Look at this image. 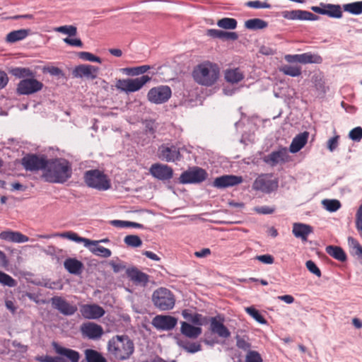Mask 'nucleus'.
Returning <instances> with one entry per match:
<instances>
[{"label": "nucleus", "instance_id": "f257e3e1", "mask_svg": "<svg viewBox=\"0 0 362 362\" xmlns=\"http://www.w3.org/2000/svg\"><path fill=\"white\" fill-rule=\"evenodd\" d=\"M72 170L69 163L62 158L48 160L42 177L45 181L52 183H64L71 176Z\"/></svg>", "mask_w": 362, "mask_h": 362}, {"label": "nucleus", "instance_id": "f03ea898", "mask_svg": "<svg viewBox=\"0 0 362 362\" xmlns=\"http://www.w3.org/2000/svg\"><path fill=\"white\" fill-rule=\"evenodd\" d=\"M133 341L127 335H115L107 343V351L117 361H125L134 353Z\"/></svg>", "mask_w": 362, "mask_h": 362}, {"label": "nucleus", "instance_id": "7ed1b4c3", "mask_svg": "<svg viewBox=\"0 0 362 362\" xmlns=\"http://www.w3.org/2000/svg\"><path fill=\"white\" fill-rule=\"evenodd\" d=\"M220 68L217 64L209 61L204 62L196 66L192 72L194 81L202 86H211L218 80Z\"/></svg>", "mask_w": 362, "mask_h": 362}, {"label": "nucleus", "instance_id": "20e7f679", "mask_svg": "<svg viewBox=\"0 0 362 362\" xmlns=\"http://www.w3.org/2000/svg\"><path fill=\"white\" fill-rule=\"evenodd\" d=\"M84 180L88 187L100 191H105L111 187L110 180L107 175L98 169L86 171Z\"/></svg>", "mask_w": 362, "mask_h": 362}, {"label": "nucleus", "instance_id": "39448f33", "mask_svg": "<svg viewBox=\"0 0 362 362\" xmlns=\"http://www.w3.org/2000/svg\"><path fill=\"white\" fill-rule=\"evenodd\" d=\"M152 301L156 308L160 310L166 311L174 308L175 298L169 289L161 287L153 293Z\"/></svg>", "mask_w": 362, "mask_h": 362}, {"label": "nucleus", "instance_id": "423d86ee", "mask_svg": "<svg viewBox=\"0 0 362 362\" xmlns=\"http://www.w3.org/2000/svg\"><path fill=\"white\" fill-rule=\"evenodd\" d=\"M151 80L148 75H143L136 78L119 79L116 83V88L126 93H133L139 90Z\"/></svg>", "mask_w": 362, "mask_h": 362}, {"label": "nucleus", "instance_id": "0eeeda50", "mask_svg": "<svg viewBox=\"0 0 362 362\" xmlns=\"http://www.w3.org/2000/svg\"><path fill=\"white\" fill-rule=\"evenodd\" d=\"M279 180L273 178V174L264 173L259 175L252 184V189L264 193H270L277 189Z\"/></svg>", "mask_w": 362, "mask_h": 362}, {"label": "nucleus", "instance_id": "6e6552de", "mask_svg": "<svg viewBox=\"0 0 362 362\" xmlns=\"http://www.w3.org/2000/svg\"><path fill=\"white\" fill-rule=\"evenodd\" d=\"M206 171L199 167L194 166L184 171L179 177L182 184L200 183L207 178Z\"/></svg>", "mask_w": 362, "mask_h": 362}, {"label": "nucleus", "instance_id": "1a4fd4ad", "mask_svg": "<svg viewBox=\"0 0 362 362\" xmlns=\"http://www.w3.org/2000/svg\"><path fill=\"white\" fill-rule=\"evenodd\" d=\"M48 160L45 156L27 154L21 159V164L27 171H38L45 170Z\"/></svg>", "mask_w": 362, "mask_h": 362}, {"label": "nucleus", "instance_id": "9d476101", "mask_svg": "<svg viewBox=\"0 0 362 362\" xmlns=\"http://www.w3.org/2000/svg\"><path fill=\"white\" fill-rule=\"evenodd\" d=\"M43 83L35 79V77L22 79L18 83L17 93L19 95H31L40 91L43 88Z\"/></svg>", "mask_w": 362, "mask_h": 362}, {"label": "nucleus", "instance_id": "9b49d317", "mask_svg": "<svg viewBox=\"0 0 362 362\" xmlns=\"http://www.w3.org/2000/svg\"><path fill=\"white\" fill-rule=\"evenodd\" d=\"M157 156L163 161L174 163L180 160L181 153L178 147L168 144H162L158 148Z\"/></svg>", "mask_w": 362, "mask_h": 362}, {"label": "nucleus", "instance_id": "f8f14e48", "mask_svg": "<svg viewBox=\"0 0 362 362\" xmlns=\"http://www.w3.org/2000/svg\"><path fill=\"white\" fill-rule=\"evenodd\" d=\"M149 101L160 104L166 102L171 96V90L167 86H160L151 88L148 93Z\"/></svg>", "mask_w": 362, "mask_h": 362}, {"label": "nucleus", "instance_id": "ddd939ff", "mask_svg": "<svg viewBox=\"0 0 362 362\" xmlns=\"http://www.w3.org/2000/svg\"><path fill=\"white\" fill-rule=\"evenodd\" d=\"M150 174L159 180H169L173 176V170L165 164L159 163L151 165L149 169Z\"/></svg>", "mask_w": 362, "mask_h": 362}, {"label": "nucleus", "instance_id": "4468645a", "mask_svg": "<svg viewBox=\"0 0 362 362\" xmlns=\"http://www.w3.org/2000/svg\"><path fill=\"white\" fill-rule=\"evenodd\" d=\"M177 320L171 315H158L153 317L152 325L158 330H172L177 325Z\"/></svg>", "mask_w": 362, "mask_h": 362}, {"label": "nucleus", "instance_id": "2eb2a0df", "mask_svg": "<svg viewBox=\"0 0 362 362\" xmlns=\"http://www.w3.org/2000/svg\"><path fill=\"white\" fill-rule=\"evenodd\" d=\"M288 154L286 148H280L277 151H272L271 153L264 156L263 161L269 165L274 167L279 163H284L288 161Z\"/></svg>", "mask_w": 362, "mask_h": 362}, {"label": "nucleus", "instance_id": "dca6fc26", "mask_svg": "<svg viewBox=\"0 0 362 362\" xmlns=\"http://www.w3.org/2000/svg\"><path fill=\"white\" fill-rule=\"evenodd\" d=\"M98 71V67L90 64H81L74 68L72 75L74 78L86 77L93 80L97 78Z\"/></svg>", "mask_w": 362, "mask_h": 362}, {"label": "nucleus", "instance_id": "f3484780", "mask_svg": "<svg viewBox=\"0 0 362 362\" xmlns=\"http://www.w3.org/2000/svg\"><path fill=\"white\" fill-rule=\"evenodd\" d=\"M54 236H59L62 238H66L71 240L75 241L76 243H84L85 247H90V245H96L98 244L97 241H93L91 240H89L86 238L80 237L78 235L77 233L72 232V231H68L62 233H57L52 235H39L38 238H45L49 239L52 237Z\"/></svg>", "mask_w": 362, "mask_h": 362}, {"label": "nucleus", "instance_id": "a211bd4d", "mask_svg": "<svg viewBox=\"0 0 362 362\" xmlns=\"http://www.w3.org/2000/svg\"><path fill=\"white\" fill-rule=\"evenodd\" d=\"M51 303L55 309L58 310L61 313L65 315H74L76 310L77 307L70 304L68 301L59 296H54L52 298Z\"/></svg>", "mask_w": 362, "mask_h": 362}, {"label": "nucleus", "instance_id": "6ab92c4d", "mask_svg": "<svg viewBox=\"0 0 362 362\" xmlns=\"http://www.w3.org/2000/svg\"><path fill=\"white\" fill-rule=\"evenodd\" d=\"M81 332L84 337L90 339H98L103 334V327L94 322H86L81 327Z\"/></svg>", "mask_w": 362, "mask_h": 362}, {"label": "nucleus", "instance_id": "aec40b11", "mask_svg": "<svg viewBox=\"0 0 362 362\" xmlns=\"http://www.w3.org/2000/svg\"><path fill=\"white\" fill-rule=\"evenodd\" d=\"M126 274L128 278L136 285L146 286L149 281V276L132 267L126 269Z\"/></svg>", "mask_w": 362, "mask_h": 362}, {"label": "nucleus", "instance_id": "412c9836", "mask_svg": "<svg viewBox=\"0 0 362 362\" xmlns=\"http://www.w3.org/2000/svg\"><path fill=\"white\" fill-rule=\"evenodd\" d=\"M82 316L86 319H98L104 315V309L96 304H85L80 307Z\"/></svg>", "mask_w": 362, "mask_h": 362}, {"label": "nucleus", "instance_id": "4be33fe9", "mask_svg": "<svg viewBox=\"0 0 362 362\" xmlns=\"http://www.w3.org/2000/svg\"><path fill=\"white\" fill-rule=\"evenodd\" d=\"M243 177L233 175H226L216 177L214 181V186L217 188H226L242 183Z\"/></svg>", "mask_w": 362, "mask_h": 362}, {"label": "nucleus", "instance_id": "5701e85b", "mask_svg": "<svg viewBox=\"0 0 362 362\" xmlns=\"http://www.w3.org/2000/svg\"><path fill=\"white\" fill-rule=\"evenodd\" d=\"M282 16L288 20L315 21L317 16L311 12L303 10L285 11Z\"/></svg>", "mask_w": 362, "mask_h": 362}, {"label": "nucleus", "instance_id": "b1692460", "mask_svg": "<svg viewBox=\"0 0 362 362\" xmlns=\"http://www.w3.org/2000/svg\"><path fill=\"white\" fill-rule=\"evenodd\" d=\"M52 347L57 354L65 356L71 362H78L80 354L78 351L63 347L54 341L52 342Z\"/></svg>", "mask_w": 362, "mask_h": 362}, {"label": "nucleus", "instance_id": "393cba45", "mask_svg": "<svg viewBox=\"0 0 362 362\" xmlns=\"http://www.w3.org/2000/svg\"><path fill=\"white\" fill-rule=\"evenodd\" d=\"M210 322V328L212 332L222 338H228L230 337V332L223 325V321H218L216 317H211Z\"/></svg>", "mask_w": 362, "mask_h": 362}, {"label": "nucleus", "instance_id": "a878e982", "mask_svg": "<svg viewBox=\"0 0 362 362\" xmlns=\"http://www.w3.org/2000/svg\"><path fill=\"white\" fill-rule=\"evenodd\" d=\"M0 239L13 243H25L29 238L20 232L6 230L0 233Z\"/></svg>", "mask_w": 362, "mask_h": 362}, {"label": "nucleus", "instance_id": "bb28decb", "mask_svg": "<svg viewBox=\"0 0 362 362\" xmlns=\"http://www.w3.org/2000/svg\"><path fill=\"white\" fill-rule=\"evenodd\" d=\"M292 232L293 235L303 241H306L309 234L313 233V228L304 223H295L293 226Z\"/></svg>", "mask_w": 362, "mask_h": 362}, {"label": "nucleus", "instance_id": "cd10ccee", "mask_svg": "<svg viewBox=\"0 0 362 362\" xmlns=\"http://www.w3.org/2000/svg\"><path fill=\"white\" fill-rule=\"evenodd\" d=\"M308 138V132H307L298 134L293 138L289 151L293 153L298 152L306 144Z\"/></svg>", "mask_w": 362, "mask_h": 362}, {"label": "nucleus", "instance_id": "c85d7f7f", "mask_svg": "<svg viewBox=\"0 0 362 362\" xmlns=\"http://www.w3.org/2000/svg\"><path fill=\"white\" fill-rule=\"evenodd\" d=\"M64 268L72 274H80L83 269V263L75 259L68 258L64 262Z\"/></svg>", "mask_w": 362, "mask_h": 362}, {"label": "nucleus", "instance_id": "c756f323", "mask_svg": "<svg viewBox=\"0 0 362 362\" xmlns=\"http://www.w3.org/2000/svg\"><path fill=\"white\" fill-rule=\"evenodd\" d=\"M224 78L230 83H238L244 78V74L239 68L228 69L224 72Z\"/></svg>", "mask_w": 362, "mask_h": 362}, {"label": "nucleus", "instance_id": "7c9ffc66", "mask_svg": "<svg viewBox=\"0 0 362 362\" xmlns=\"http://www.w3.org/2000/svg\"><path fill=\"white\" fill-rule=\"evenodd\" d=\"M202 329L199 327H194L186 322L181 324V332L189 338H197L202 334Z\"/></svg>", "mask_w": 362, "mask_h": 362}, {"label": "nucleus", "instance_id": "2f4dec72", "mask_svg": "<svg viewBox=\"0 0 362 362\" xmlns=\"http://www.w3.org/2000/svg\"><path fill=\"white\" fill-rule=\"evenodd\" d=\"M10 73L19 78H30L35 76V73L30 70L29 68L25 67H15L10 70Z\"/></svg>", "mask_w": 362, "mask_h": 362}, {"label": "nucleus", "instance_id": "473e14b6", "mask_svg": "<svg viewBox=\"0 0 362 362\" xmlns=\"http://www.w3.org/2000/svg\"><path fill=\"white\" fill-rule=\"evenodd\" d=\"M30 30L21 29L10 32L6 37L8 42L13 43L25 39L29 35Z\"/></svg>", "mask_w": 362, "mask_h": 362}, {"label": "nucleus", "instance_id": "72a5a7b5", "mask_svg": "<svg viewBox=\"0 0 362 362\" xmlns=\"http://www.w3.org/2000/svg\"><path fill=\"white\" fill-rule=\"evenodd\" d=\"M325 250L328 255L339 261L344 262L346 259V253L340 247L329 245Z\"/></svg>", "mask_w": 362, "mask_h": 362}, {"label": "nucleus", "instance_id": "f704fd0d", "mask_svg": "<svg viewBox=\"0 0 362 362\" xmlns=\"http://www.w3.org/2000/svg\"><path fill=\"white\" fill-rule=\"evenodd\" d=\"M86 362H107L106 358L98 351L93 349L85 350Z\"/></svg>", "mask_w": 362, "mask_h": 362}, {"label": "nucleus", "instance_id": "c9c22d12", "mask_svg": "<svg viewBox=\"0 0 362 362\" xmlns=\"http://www.w3.org/2000/svg\"><path fill=\"white\" fill-rule=\"evenodd\" d=\"M151 67L149 65H142L136 67H128L122 69V73L128 76H139L150 70Z\"/></svg>", "mask_w": 362, "mask_h": 362}, {"label": "nucleus", "instance_id": "e433bc0d", "mask_svg": "<svg viewBox=\"0 0 362 362\" xmlns=\"http://www.w3.org/2000/svg\"><path fill=\"white\" fill-rule=\"evenodd\" d=\"M245 26L250 30H260L267 27V23L260 18L249 19L245 22Z\"/></svg>", "mask_w": 362, "mask_h": 362}, {"label": "nucleus", "instance_id": "4c0bfd02", "mask_svg": "<svg viewBox=\"0 0 362 362\" xmlns=\"http://www.w3.org/2000/svg\"><path fill=\"white\" fill-rule=\"evenodd\" d=\"M300 63L301 64H320L322 62V57L311 52H305L300 54Z\"/></svg>", "mask_w": 362, "mask_h": 362}, {"label": "nucleus", "instance_id": "58836bf2", "mask_svg": "<svg viewBox=\"0 0 362 362\" xmlns=\"http://www.w3.org/2000/svg\"><path fill=\"white\" fill-rule=\"evenodd\" d=\"M325 14L332 18H341L342 16L341 9L339 5L325 4Z\"/></svg>", "mask_w": 362, "mask_h": 362}, {"label": "nucleus", "instance_id": "ea45409f", "mask_svg": "<svg viewBox=\"0 0 362 362\" xmlns=\"http://www.w3.org/2000/svg\"><path fill=\"white\" fill-rule=\"evenodd\" d=\"M238 23L235 18H223L218 21L217 25L226 30H233L237 27Z\"/></svg>", "mask_w": 362, "mask_h": 362}, {"label": "nucleus", "instance_id": "a19ab883", "mask_svg": "<svg viewBox=\"0 0 362 362\" xmlns=\"http://www.w3.org/2000/svg\"><path fill=\"white\" fill-rule=\"evenodd\" d=\"M88 247L92 253L98 256L107 258L112 255V252L110 250L103 246H98V244L96 245H90Z\"/></svg>", "mask_w": 362, "mask_h": 362}, {"label": "nucleus", "instance_id": "79ce46f5", "mask_svg": "<svg viewBox=\"0 0 362 362\" xmlns=\"http://www.w3.org/2000/svg\"><path fill=\"white\" fill-rule=\"evenodd\" d=\"M345 11L354 15L362 13V1H356L351 4H346L343 6Z\"/></svg>", "mask_w": 362, "mask_h": 362}, {"label": "nucleus", "instance_id": "37998d69", "mask_svg": "<svg viewBox=\"0 0 362 362\" xmlns=\"http://www.w3.org/2000/svg\"><path fill=\"white\" fill-rule=\"evenodd\" d=\"M284 74L296 77L301 74V68L298 66L285 65L281 69Z\"/></svg>", "mask_w": 362, "mask_h": 362}, {"label": "nucleus", "instance_id": "c03bdc74", "mask_svg": "<svg viewBox=\"0 0 362 362\" xmlns=\"http://www.w3.org/2000/svg\"><path fill=\"white\" fill-rule=\"evenodd\" d=\"M0 284L4 286L15 287L17 281L10 275L0 271Z\"/></svg>", "mask_w": 362, "mask_h": 362}, {"label": "nucleus", "instance_id": "a18cd8bd", "mask_svg": "<svg viewBox=\"0 0 362 362\" xmlns=\"http://www.w3.org/2000/svg\"><path fill=\"white\" fill-rule=\"evenodd\" d=\"M322 203L324 207L330 212L337 211L341 206L337 199H324Z\"/></svg>", "mask_w": 362, "mask_h": 362}, {"label": "nucleus", "instance_id": "49530a36", "mask_svg": "<svg viewBox=\"0 0 362 362\" xmlns=\"http://www.w3.org/2000/svg\"><path fill=\"white\" fill-rule=\"evenodd\" d=\"M246 313L250 315L252 317H253L257 322L260 324H266L267 320L264 317L261 315V313L256 308L253 307H247L245 308Z\"/></svg>", "mask_w": 362, "mask_h": 362}, {"label": "nucleus", "instance_id": "de8ad7c7", "mask_svg": "<svg viewBox=\"0 0 362 362\" xmlns=\"http://www.w3.org/2000/svg\"><path fill=\"white\" fill-rule=\"evenodd\" d=\"M124 243L132 247H138L142 245V240L136 235H127L124 239Z\"/></svg>", "mask_w": 362, "mask_h": 362}, {"label": "nucleus", "instance_id": "09e8293b", "mask_svg": "<svg viewBox=\"0 0 362 362\" xmlns=\"http://www.w3.org/2000/svg\"><path fill=\"white\" fill-rule=\"evenodd\" d=\"M55 31L68 35L69 36H75L77 33V28L74 25H63L57 27Z\"/></svg>", "mask_w": 362, "mask_h": 362}, {"label": "nucleus", "instance_id": "8fccbe9b", "mask_svg": "<svg viewBox=\"0 0 362 362\" xmlns=\"http://www.w3.org/2000/svg\"><path fill=\"white\" fill-rule=\"evenodd\" d=\"M245 362H263V360L257 351L250 350L245 356Z\"/></svg>", "mask_w": 362, "mask_h": 362}, {"label": "nucleus", "instance_id": "3c124183", "mask_svg": "<svg viewBox=\"0 0 362 362\" xmlns=\"http://www.w3.org/2000/svg\"><path fill=\"white\" fill-rule=\"evenodd\" d=\"M78 57L85 61H89V62H98L101 63L102 60L99 57L95 56L90 52H81L78 53Z\"/></svg>", "mask_w": 362, "mask_h": 362}, {"label": "nucleus", "instance_id": "603ef678", "mask_svg": "<svg viewBox=\"0 0 362 362\" xmlns=\"http://www.w3.org/2000/svg\"><path fill=\"white\" fill-rule=\"evenodd\" d=\"M245 6L253 8H269L271 5L267 2H262L260 1H249L245 3Z\"/></svg>", "mask_w": 362, "mask_h": 362}, {"label": "nucleus", "instance_id": "864d4df0", "mask_svg": "<svg viewBox=\"0 0 362 362\" xmlns=\"http://www.w3.org/2000/svg\"><path fill=\"white\" fill-rule=\"evenodd\" d=\"M349 138L354 141H360L362 139V128L357 127L352 129L349 134Z\"/></svg>", "mask_w": 362, "mask_h": 362}, {"label": "nucleus", "instance_id": "5fc2aeb1", "mask_svg": "<svg viewBox=\"0 0 362 362\" xmlns=\"http://www.w3.org/2000/svg\"><path fill=\"white\" fill-rule=\"evenodd\" d=\"M305 265L310 272L314 274L315 275H316L318 277L321 276V275H322L321 271L313 261H312V260L307 261L305 263Z\"/></svg>", "mask_w": 362, "mask_h": 362}, {"label": "nucleus", "instance_id": "6e6d98bb", "mask_svg": "<svg viewBox=\"0 0 362 362\" xmlns=\"http://www.w3.org/2000/svg\"><path fill=\"white\" fill-rule=\"evenodd\" d=\"M183 348L185 350H186L187 352L189 353H196L201 350V344L199 343L195 342H187L185 344H184Z\"/></svg>", "mask_w": 362, "mask_h": 362}, {"label": "nucleus", "instance_id": "4d7b16f0", "mask_svg": "<svg viewBox=\"0 0 362 362\" xmlns=\"http://www.w3.org/2000/svg\"><path fill=\"white\" fill-rule=\"evenodd\" d=\"M349 243L355 250L356 255L362 259V246L359 244V243L353 238H349Z\"/></svg>", "mask_w": 362, "mask_h": 362}, {"label": "nucleus", "instance_id": "13d9d810", "mask_svg": "<svg viewBox=\"0 0 362 362\" xmlns=\"http://www.w3.org/2000/svg\"><path fill=\"white\" fill-rule=\"evenodd\" d=\"M226 31L217 29H209L206 31L208 36L213 38L224 39Z\"/></svg>", "mask_w": 362, "mask_h": 362}, {"label": "nucleus", "instance_id": "bf43d9fd", "mask_svg": "<svg viewBox=\"0 0 362 362\" xmlns=\"http://www.w3.org/2000/svg\"><path fill=\"white\" fill-rule=\"evenodd\" d=\"M255 259L266 264H272L274 262V257L269 254L257 255Z\"/></svg>", "mask_w": 362, "mask_h": 362}, {"label": "nucleus", "instance_id": "052dcab7", "mask_svg": "<svg viewBox=\"0 0 362 362\" xmlns=\"http://www.w3.org/2000/svg\"><path fill=\"white\" fill-rule=\"evenodd\" d=\"M254 211L259 214H272L274 212L275 208L268 206H257L254 208Z\"/></svg>", "mask_w": 362, "mask_h": 362}, {"label": "nucleus", "instance_id": "680f3d73", "mask_svg": "<svg viewBox=\"0 0 362 362\" xmlns=\"http://www.w3.org/2000/svg\"><path fill=\"white\" fill-rule=\"evenodd\" d=\"M110 265L115 273L120 272L126 269V265L120 261L119 262L111 261Z\"/></svg>", "mask_w": 362, "mask_h": 362}, {"label": "nucleus", "instance_id": "e2e57ef3", "mask_svg": "<svg viewBox=\"0 0 362 362\" xmlns=\"http://www.w3.org/2000/svg\"><path fill=\"white\" fill-rule=\"evenodd\" d=\"M45 71L48 72L52 76H64V74L63 71L58 67L56 66H51L47 67L44 69Z\"/></svg>", "mask_w": 362, "mask_h": 362}, {"label": "nucleus", "instance_id": "0e129e2a", "mask_svg": "<svg viewBox=\"0 0 362 362\" xmlns=\"http://www.w3.org/2000/svg\"><path fill=\"white\" fill-rule=\"evenodd\" d=\"M64 42L66 43L69 45L73 46V47H81L83 46V42L80 39L76 38V39H71L69 37L64 38Z\"/></svg>", "mask_w": 362, "mask_h": 362}, {"label": "nucleus", "instance_id": "69168bd1", "mask_svg": "<svg viewBox=\"0 0 362 362\" xmlns=\"http://www.w3.org/2000/svg\"><path fill=\"white\" fill-rule=\"evenodd\" d=\"M339 136L332 137L328 140L327 147L330 151H333L338 146Z\"/></svg>", "mask_w": 362, "mask_h": 362}, {"label": "nucleus", "instance_id": "338daca9", "mask_svg": "<svg viewBox=\"0 0 362 362\" xmlns=\"http://www.w3.org/2000/svg\"><path fill=\"white\" fill-rule=\"evenodd\" d=\"M300 54H288L285 56V59L289 63L299 62L300 63Z\"/></svg>", "mask_w": 362, "mask_h": 362}, {"label": "nucleus", "instance_id": "774afa93", "mask_svg": "<svg viewBox=\"0 0 362 362\" xmlns=\"http://www.w3.org/2000/svg\"><path fill=\"white\" fill-rule=\"evenodd\" d=\"M191 322L200 326L202 325L204 322L202 315L199 313H195L193 315V318H192Z\"/></svg>", "mask_w": 362, "mask_h": 362}]
</instances>
